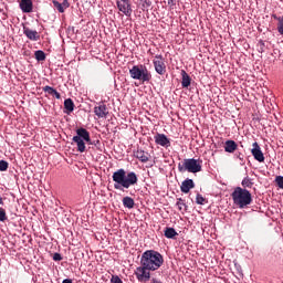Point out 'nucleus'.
<instances>
[{
  "label": "nucleus",
  "mask_w": 283,
  "mask_h": 283,
  "mask_svg": "<svg viewBox=\"0 0 283 283\" xmlns=\"http://www.w3.org/2000/svg\"><path fill=\"white\" fill-rule=\"evenodd\" d=\"M52 3L54 6V8H56L57 12H60L61 14H63V12H65L66 8H65V4H63V2L61 3L56 0H53Z\"/></svg>",
  "instance_id": "obj_25"
},
{
  "label": "nucleus",
  "mask_w": 283,
  "mask_h": 283,
  "mask_svg": "<svg viewBox=\"0 0 283 283\" xmlns=\"http://www.w3.org/2000/svg\"><path fill=\"white\" fill-rule=\"evenodd\" d=\"M134 157L137 158L140 163H149V158H151V155L140 148H137L134 150Z\"/></svg>",
  "instance_id": "obj_11"
},
{
  "label": "nucleus",
  "mask_w": 283,
  "mask_h": 283,
  "mask_svg": "<svg viewBox=\"0 0 283 283\" xmlns=\"http://www.w3.org/2000/svg\"><path fill=\"white\" fill-rule=\"evenodd\" d=\"M243 189H251V187H253V180H251V178H249V176L244 177L242 182H241Z\"/></svg>",
  "instance_id": "obj_23"
},
{
  "label": "nucleus",
  "mask_w": 283,
  "mask_h": 283,
  "mask_svg": "<svg viewBox=\"0 0 283 283\" xmlns=\"http://www.w3.org/2000/svg\"><path fill=\"white\" fill-rule=\"evenodd\" d=\"M176 206L178 207V210L181 211V213H185V211H187V203H185V200H182V198L177 199Z\"/></svg>",
  "instance_id": "obj_24"
},
{
  "label": "nucleus",
  "mask_w": 283,
  "mask_h": 283,
  "mask_svg": "<svg viewBox=\"0 0 283 283\" xmlns=\"http://www.w3.org/2000/svg\"><path fill=\"white\" fill-rule=\"evenodd\" d=\"M151 270L149 268H146L145 264H140V266L136 268L135 275L138 280V282H149L151 280Z\"/></svg>",
  "instance_id": "obj_7"
},
{
  "label": "nucleus",
  "mask_w": 283,
  "mask_h": 283,
  "mask_svg": "<svg viewBox=\"0 0 283 283\" xmlns=\"http://www.w3.org/2000/svg\"><path fill=\"white\" fill-rule=\"evenodd\" d=\"M76 136L73 137V143L77 145V151L80 154H84L85 151V143H90V132L85 128H77Z\"/></svg>",
  "instance_id": "obj_6"
},
{
  "label": "nucleus",
  "mask_w": 283,
  "mask_h": 283,
  "mask_svg": "<svg viewBox=\"0 0 283 283\" xmlns=\"http://www.w3.org/2000/svg\"><path fill=\"white\" fill-rule=\"evenodd\" d=\"M63 6L64 8H70V2H67V0H63Z\"/></svg>",
  "instance_id": "obj_37"
},
{
  "label": "nucleus",
  "mask_w": 283,
  "mask_h": 283,
  "mask_svg": "<svg viewBox=\"0 0 283 283\" xmlns=\"http://www.w3.org/2000/svg\"><path fill=\"white\" fill-rule=\"evenodd\" d=\"M181 87H189L191 85V76L185 70L181 71Z\"/></svg>",
  "instance_id": "obj_18"
},
{
  "label": "nucleus",
  "mask_w": 283,
  "mask_h": 283,
  "mask_svg": "<svg viewBox=\"0 0 283 283\" xmlns=\"http://www.w3.org/2000/svg\"><path fill=\"white\" fill-rule=\"evenodd\" d=\"M8 220V214H6V209L0 208V222H6Z\"/></svg>",
  "instance_id": "obj_27"
},
{
  "label": "nucleus",
  "mask_w": 283,
  "mask_h": 283,
  "mask_svg": "<svg viewBox=\"0 0 283 283\" xmlns=\"http://www.w3.org/2000/svg\"><path fill=\"white\" fill-rule=\"evenodd\" d=\"M94 114L97 116V118H107V114H109L107 111V105L101 103L98 106H95Z\"/></svg>",
  "instance_id": "obj_12"
},
{
  "label": "nucleus",
  "mask_w": 283,
  "mask_h": 283,
  "mask_svg": "<svg viewBox=\"0 0 283 283\" xmlns=\"http://www.w3.org/2000/svg\"><path fill=\"white\" fill-rule=\"evenodd\" d=\"M112 178L113 182H115L114 189H117L119 191H123V189H129V187L138 185V175H136V172L134 171L127 172L123 168L113 172Z\"/></svg>",
  "instance_id": "obj_1"
},
{
  "label": "nucleus",
  "mask_w": 283,
  "mask_h": 283,
  "mask_svg": "<svg viewBox=\"0 0 283 283\" xmlns=\"http://www.w3.org/2000/svg\"><path fill=\"white\" fill-rule=\"evenodd\" d=\"M34 56L38 61H45V52L42 50L35 51Z\"/></svg>",
  "instance_id": "obj_26"
},
{
  "label": "nucleus",
  "mask_w": 283,
  "mask_h": 283,
  "mask_svg": "<svg viewBox=\"0 0 283 283\" xmlns=\"http://www.w3.org/2000/svg\"><path fill=\"white\" fill-rule=\"evenodd\" d=\"M164 235L168 240H174V238L176 235H178V232H176V229H174V228H166L165 231H164Z\"/></svg>",
  "instance_id": "obj_20"
},
{
  "label": "nucleus",
  "mask_w": 283,
  "mask_h": 283,
  "mask_svg": "<svg viewBox=\"0 0 283 283\" xmlns=\"http://www.w3.org/2000/svg\"><path fill=\"white\" fill-rule=\"evenodd\" d=\"M32 0H21L20 1V9L22 10V12L24 13H30L32 12Z\"/></svg>",
  "instance_id": "obj_17"
},
{
  "label": "nucleus",
  "mask_w": 283,
  "mask_h": 283,
  "mask_svg": "<svg viewBox=\"0 0 283 283\" xmlns=\"http://www.w3.org/2000/svg\"><path fill=\"white\" fill-rule=\"evenodd\" d=\"M273 19H275V21L277 22V32L279 34H283V15L282 17H277L276 14L272 15Z\"/></svg>",
  "instance_id": "obj_22"
},
{
  "label": "nucleus",
  "mask_w": 283,
  "mask_h": 283,
  "mask_svg": "<svg viewBox=\"0 0 283 283\" xmlns=\"http://www.w3.org/2000/svg\"><path fill=\"white\" fill-rule=\"evenodd\" d=\"M111 283H123V280H120V276L113 275L111 279Z\"/></svg>",
  "instance_id": "obj_32"
},
{
  "label": "nucleus",
  "mask_w": 283,
  "mask_h": 283,
  "mask_svg": "<svg viewBox=\"0 0 283 283\" xmlns=\"http://www.w3.org/2000/svg\"><path fill=\"white\" fill-rule=\"evenodd\" d=\"M178 171H180V174H185V171L198 174L202 171V160L195 158L185 159L184 164H178Z\"/></svg>",
  "instance_id": "obj_4"
},
{
  "label": "nucleus",
  "mask_w": 283,
  "mask_h": 283,
  "mask_svg": "<svg viewBox=\"0 0 283 283\" xmlns=\"http://www.w3.org/2000/svg\"><path fill=\"white\" fill-rule=\"evenodd\" d=\"M88 145H94V147H98V145H101V140H93L92 142V138L90 137V142H86Z\"/></svg>",
  "instance_id": "obj_34"
},
{
  "label": "nucleus",
  "mask_w": 283,
  "mask_h": 283,
  "mask_svg": "<svg viewBox=\"0 0 283 283\" xmlns=\"http://www.w3.org/2000/svg\"><path fill=\"white\" fill-rule=\"evenodd\" d=\"M0 205H3V198L0 196Z\"/></svg>",
  "instance_id": "obj_39"
},
{
  "label": "nucleus",
  "mask_w": 283,
  "mask_h": 283,
  "mask_svg": "<svg viewBox=\"0 0 283 283\" xmlns=\"http://www.w3.org/2000/svg\"><path fill=\"white\" fill-rule=\"evenodd\" d=\"M23 34H25L27 39H29L30 41H39L41 39V35H39V32L31 30L28 27L23 28Z\"/></svg>",
  "instance_id": "obj_15"
},
{
  "label": "nucleus",
  "mask_w": 283,
  "mask_h": 283,
  "mask_svg": "<svg viewBox=\"0 0 283 283\" xmlns=\"http://www.w3.org/2000/svg\"><path fill=\"white\" fill-rule=\"evenodd\" d=\"M140 264H144L149 271H158L165 264V259L160 252L147 250L142 254Z\"/></svg>",
  "instance_id": "obj_2"
},
{
  "label": "nucleus",
  "mask_w": 283,
  "mask_h": 283,
  "mask_svg": "<svg viewBox=\"0 0 283 283\" xmlns=\"http://www.w3.org/2000/svg\"><path fill=\"white\" fill-rule=\"evenodd\" d=\"M117 8L125 17H132V3L129 0H117Z\"/></svg>",
  "instance_id": "obj_9"
},
{
  "label": "nucleus",
  "mask_w": 283,
  "mask_h": 283,
  "mask_svg": "<svg viewBox=\"0 0 283 283\" xmlns=\"http://www.w3.org/2000/svg\"><path fill=\"white\" fill-rule=\"evenodd\" d=\"M238 150V144L235 143V140L233 139H228L224 143V151H227V154H233V151Z\"/></svg>",
  "instance_id": "obj_16"
},
{
  "label": "nucleus",
  "mask_w": 283,
  "mask_h": 283,
  "mask_svg": "<svg viewBox=\"0 0 283 283\" xmlns=\"http://www.w3.org/2000/svg\"><path fill=\"white\" fill-rule=\"evenodd\" d=\"M252 150L251 154L254 158V160H258V163H264V153H262V148H260V144L258 142H254L252 144Z\"/></svg>",
  "instance_id": "obj_10"
},
{
  "label": "nucleus",
  "mask_w": 283,
  "mask_h": 283,
  "mask_svg": "<svg viewBox=\"0 0 283 283\" xmlns=\"http://www.w3.org/2000/svg\"><path fill=\"white\" fill-rule=\"evenodd\" d=\"M176 3H178V0H168V6L170 10H174V8H176Z\"/></svg>",
  "instance_id": "obj_33"
},
{
  "label": "nucleus",
  "mask_w": 283,
  "mask_h": 283,
  "mask_svg": "<svg viewBox=\"0 0 283 283\" xmlns=\"http://www.w3.org/2000/svg\"><path fill=\"white\" fill-rule=\"evenodd\" d=\"M43 92H45L46 94H50L52 96L55 92V88L52 86H44Z\"/></svg>",
  "instance_id": "obj_30"
},
{
  "label": "nucleus",
  "mask_w": 283,
  "mask_h": 283,
  "mask_svg": "<svg viewBox=\"0 0 283 283\" xmlns=\"http://www.w3.org/2000/svg\"><path fill=\"white\" fill-rule=\"evenodd\" d=\"M8 161L0 160V171H8Z\"/></svg>",
  "instance_id": "obj_31"
},
{
  "label": "nucleus",
  "mask_w": 283,
  "mask_h": 283,
  "mask_svg": "<svg viewBox=\"0 0 283 283\" xmlns=\"http://www.w3.org/2000/svg\"><path fill=\"white\" fill-rule=\"evenodd\" d=\"M153 65L155 67V72H157V74L160 76L165 75L167 72V65L165 64V57H163V55H155Z\"/></svg>",
  "instance_id": "obj_8"
},
{
  "label": "nucleus",
  "mask_w": 283,
  "mask_h": 283,
  "mask_svg": "<svg viewBox=\"0 0 283 283\" xmlns=\"http://www.w3.org/2000/svg\"><path fill=\"white\" fill-rule=\"evenodd\" d=\"M275 182H276L279 189H283V176H276Z\"/></svg>",
  "instance_id": "obj_29"
},
{
  "label": "nucleus",
  "mask_w": 283,
  "mask_h": 283,
  "mask_svg": "<svg viewBox=\"0 0 283 283\" xmlns=\"http://www.w3.org/2000/svg\"><path fill=\"white\" fill-rule=\"evenodd\" d=\"M130 78H134L135 81H143V83H149L151 81V73L149 70H147V66L140 64V65H134L129 70Z\"/></svg>",
  "instance_id": "obj_5"
},
{
  "label": "nucleus",
  "mask_w": 283,
  "mask_h": 283,
  "mask_svg": "<svg viewBox=\"0 0 283 283\" xmlns=\"http://www.w3.org/2000/svg\"><path fill=\"white\" fill-rule=\"evenodd\" d=\"M231 198L233 203L237 205L239 209H244V207H249L251 202H253V197H251V192L242 187L234 188L231 193Z\"/></svg>",
  "instance_id": "obj_3"
},
{
  "label": "nucleus",
  "mask_w": 283,
  "mask_h": 283,
  "mask_svg": "<svg viewBox=\"0 0 283 283\" xmlns=\"http://www.w3.org/2000/svg\"><path fill=\"white\" fill-rule=\"evenodd\" d=\"M196 202H197V205H205V202H207V199H205V197H202V195L198 193L196 197Z\"/></svg>",
  "instance_id": "obj_28"
},
{
  "label": "nucleus",
  "mask_w": 283,
  "mask_h": 283,
  "mask_svg": "<svg viewBox=\"0 0 283 283\" xmlns=\"http://www.w3.org/2000/svg\"><path fill=\"white\" fill-rule=\"evenodd\" d=\"M156 145H160V147H171V142L167 138L165 134L155 135Z\"/></svg>",
  "instance_id": "obj_13"
},
{
  "label": "nucleus",
  "mask_w": 283,
  "mask_h": 283,
  "mask_svg": "<svg viewBox=\"0 0 283 283\" xmlns=\"http://www.w3.org/2000/svg\"><path fill=\"white\" fill-rule=\"evenodd\" d=\"M53 260H54L55 262H61V260H63V256H61L60 253H54V254H53Z\"/></svg>",
  "instance_id": "obj_35"
},
{
  "label": "nucleus",
  "mask_w": 283,
  "mask_h": 283,
  "mask_svg": "<svg viewBox=\"0 0 283 283\" xmlns=\"http://www.w3.org/2000/svg\"><path fill=\"white\" fill-rule=\"evenodd\" d=\"M51 96H55V98L61 99V93H59L56 90L53 92Z\"/></svg>",
  "instance_id": "obj_36"
},
{
  "label": "nucleus",
  "mask_w": 283,
  "mask_h": 283,
  "mask_svg": "<svg viewBox=\"0 0 283 283\" xmlns=\"http://www.w3.org/2000/svg\"><path fill=\"white\" fill-rule=\"evenodd\" d=\"M64 109H66L67 114H72V112H74V101H72V98H66L64 101Z\"/></svg>",
  "instance_id": "obj_21"
},
{
  "label": "nucleus",
  "mask_w": 283,
  "mask_h": 283,
  "mask_svg": "<svg viewBox=\"0 0 283 283\" xmlns=\"http://www.w3.org/2000/svg\"><path fill=\"white\" fill-rule=\"evenodd\" d=\"M122 202L126 209H134V206L136 205L132 197H124Z\"/></svg>",
  "instance_id": "obj_19"
},
{
  "label": "nucleus",
  "mask_w": 283,
  "mask_h": 283,
  "mask_svg": "<svg viewBox=\"0 0 283 283\" xmlns=\"http://www.w3.org/2000/svg\"><path fill=\"white\" fill-rule=\"evenodd\" d=\"M195 187L196 184L193 182V179L187 178L181 182L180 191L181 193H189V191H191V189H193Z\"/></svg>",
  "instance_id": "obj_14"
},
{
  "label": "nucleus",
  "mask_w": 283,
  "mask_h": 283,
  "mask_svg": "<svg viewBox=\"0 0 283 283\" xmlns=\"http://www.w3.org/2000/svg\"><path fill=\"white\" fill-rule=\"evenodd\" d=\"M62 283H72V279H65Z\"/></svg>",
  "instance_id": "obj_38"
}]
</instances>
